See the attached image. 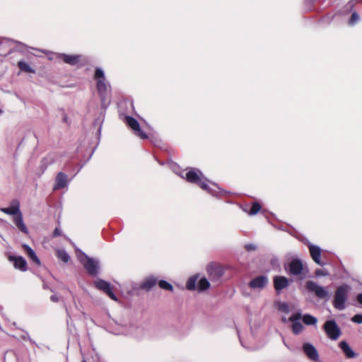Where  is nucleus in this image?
<instances>
[{
    "label": "nucleus",
    "mask_w": 362,
    "mask_h": 362,
    "mask_svg": "<svg viewBox=\"0 0 362 362\" xmlns=\"http://www.w3.org/2000/svg\"><path fill=\"white\" fill-rule=\"evenodd\" d=\"M302 242L308 247L313 260L320 266L322 267L325 265V262L320 259L322 253L321 248L317 245L312 244L308 240H302Z\"/></svg>",
    "instance_id": "nucleus-10"
},
{
    "label": "nucleus",
    "mask_w": 362,
    "mask_h": 362,
    "mask_svg": "<svg viewBox=\"0 0 362 362\" xmlns=\"http://www.w3.org/2000/svg\"><path fill=\"white\" fill-rule=\"evenodd\" d=\"M76 255L89 275L96 276L98 274L100 262L98 259L89 257L79 249L76 250Z\"/></svg>",
    "instance_id": "nucleus-3"
},
{
    "label": "nucleus",
    "mask_w": 362,
    "mask_h": 362,
    "mask_svg": "<svg viewBox=\"0 0 362 362\" xmlns=\"http://www.w3.org/2000/svg\"><path fill=\"white\" fill-rule=\"evenodd\" d=\"M124 121L134 131L136 136L142 139L148 138V135L141 129L140 124L136 119L131 116H125Z\"/></svg>",
    "instance_id": "nucleus-11"
},
{
    "label": "nucleus",
    "mask_w": 362,
    "mask_h": 362,
    "mask_svg": "<svg viewBox=\"0 0 362 362\" xmlns=\"http://www.w3.org/2000/svg\"><path fill=\"white\" fill-rule=\"evenodd\" d=\"M57 59L62 60L64 63L71 66L77 64L80 62L81 55L80 54H53Z\"/></svg>",
    "instance_id": "nucleus-15"
},
{
    "label": "nucleus",
    "mask_w": 362,
    "mask_h": 362,
    "mask_svg": "<svg viewBox=\"0 0 362 362\" xmlns=\"http://www.w3.org/2000/svg\"><path fill=\"white\" fill-rule=\"evenodd\" d=\"M323 329L327 337L334 341L338 339L341 334V329L334 320H327L323 325Z\"/></svg>",
    "instance_id": "nucleus-8"
},
{
    "label": "nucleus",
    "mask_w": 362,
    "mask_h": 362,
    "mask_svg": "<svg viewBox=\"0 0 362 362\" xmlns=\"http://www.w3.org/2000/svg\"><path fill=\"white\" fill-rule=\"evenodd\" d=\"M352 322L357 323V324H362V314H357L355 315L351 318Z\"/></svg>",
    "instance_id": "nucleus-34"
},
{
    "label": "nucleus",
    "mask_w": 362,
    "mask_h": 362,
    "mask_svg": "<svg viewBox=\"0 0 362 362\" xmlns=\"http://www.w3.org/2000/svg\"><path fill=\"white\" fill-rule=\"evenodd\" d=\"M158 282V286H160V288H161L164 290L170 291L173 290V286L168 281H166L165 280H160Z\"/></svg>",
    "instance_id": "nucleus-30"
},
{
    "label": "nucleus",
    "mask_w": 362,
    "mask_h": 362,
    "mask_svg": "<svg viewBox=\"0 0 362 362\" xmlns=\"http://www.w3.org/2000/svg\"><path fill=\"white\" fill-rule=\"evenodd\" d=\"M94 78L97 80V90L100 97L101 105L106 109L110 103V86L101 68L95 69Z\"/></svg>",
    "instance_id": "nucleus-2"
},
{
    "label": "nucleus",
    "mask_w": 362,
    "mask_h": 362,
    "mask_svg": "<svg viewBox=\"0 0 362 362\" xmlns=\"http://www.w3.org/2000/svg\"><path fill=\"white\" fill-rule=\"evenodd\" d=\"M239 339H240V343H241L242 346L245 347L246 349H248V347L246 345H245L244 343L243 342L242 339H241L240 335H239Z\"/></svg>",
    "instance_id": "nucleus-44"
},
{
    "label": "nucleus",
    "mask_w": 362,
    "mask_h": 362,
    "mask_svg": "<svg viewBox=\"0 0 362 362\" xmlns=\"http://www.w3.org/2000/svg\"><path fill=\"white\" fill-rule=\"evenodd\" d=\"M210 283L206 277H202L199 279L197 284V289L199 291H204L209 288Z\"/></svg>",
    "instance_id": "nucleus-27"
},
{
    "label": "nucleus",
    "mask_w": 362,
    "mask_h": 362,
    "mask_svg": "<svg viewBox=\"0 0 362 362\" xmlns=\"http://www.w3.org/2000/svg\"><path fill=\"white\" fill-rule=\"evenodd\" d=\"M206 272L211 281H218L223 276L224 270L221 264L211 262L206 267Z\"/></svg>",
    "instance_id": "nucleus-9"
},
{
    "label": "nucleus",
    "mask_w": 362,
    "mask_h": 362,
    "mask_svg": "<svg viewBox=\"0 0 362 362\" xmlns=\"http://www.w3.org/2000/svg\"><path fill=\"white\" fill-rule=\"evenodd\" d=\"M307 2L313 3L315 0H305Z\"/></svg>",
    "instance_id": "nucleus-49"
},
{
    "label": "nucleus",
    "mask_w": 362,
    "mask_h": 362,
    "mask_svg": "<svg viewBox=\"0 0 362 362\" xmlns=\"http://www.w3.org/2000/svg\"><path fill=\"white\" fill-rule=\"evenodd\" d=\"M185 177L187 182L197 185L202 189L206 191L214 197H218L221 192L219 188L216 184L211 183L212 186L216 188V189L209 186L208 182L209 181L204 177L202 171L197 168H190V170L186 173Z\"/></svg>",
    "instance_id": "nucleus-1"
},
{
    "label": "nucleus",
    "mask_w": 362,
    "mask_h": 362,
    "mask_svg": "<svg viewBox=\"0 0 362 362\" xmlns=\"http://www.w3.org/2000/svg\"><path fill=\"white\" fill-rule=\"evenodd\" d=\"M289 286L288 279L283 276H276L274 278V287L277 293Z\"/></svg>",
    "instance_id": "nucleus-20"
},
{
    "label": "nucleus",
    "mask_w": 362,
    "mask_h": 362,
    "mask_svg": "<svg viewBox=\"0 0 362 362\" xmlns=\"http://www.w3.org/2000/svg\"><path fill=\"white\" fill-rule=\"evenodd\" d=\"M282 321H283L284 322H287V320H286V318L285 317H282Z\"/></svg>",
    "instance_id": "nucleus-47"
},
{
    "label": "nucleus",
    "mask_w": 362,
    "mask_h": 362,
    "mask_svg": "<svg viewBox=\"0 0 362 362\" xmlns=\"http://www.w3.org/2000/svg\"><path fill=\"white\" fill-rule=\"evenodd\" d=\"M13 221L20 231L28 234V229L23 222L22 213L13 217Z\"/></svg>",
    "instance_id": "nucleus-22"
},
{
    "label": "nucleus",
    "mask_w": 362,
    "mask_h": 362,
    "mask_svg": "<svg viewBox=\"0 0 362 362\" xmlns=\"http://www.w3.org/2000/svg\"><path fill=\"white\" fill-rule=\"evenodd\" d=\"M283 342H284V344L287 348H288V349H289V346L287 345V343H286V341H285V340H284V339H283Z\"/></svg>",
    "instance_id": "nucleus-46"
},
{
    "label": "nucleus",
    "mask_w": 362,
    "mask_h": 362,
    "mask_svg": "<svg viewBox=\"0 0 362 362\" xmlns=\"http://www.w3.org/2000/svg\"><path fill=\"white\" fill-rule=\"evenodd\" d=\"M301 319V313H297L294 315H292L289 318L288 321L292 322V331L295 334H298L302 332L303 329V326L300 322Z\"/></svg>",
    "instance_id": "nucleus-16"
},
{
    "label": "nucleus",
    "mask_w": 362,
    "mask_h": 362,
    "mask_svg": "<svg viewBox=\"0 0 362 362\" xmlns=\"http://www.w3.org/2000/svg\"><path fill=\"white\" fill-rule=\"evenodd\" d=\"M13 44H16L18 50L23 51L26 48V45L18 41L11 40L6 38L0 39V56H6L13 51Z\"/></svg>",
    "instance_id": "nucleus-6"
},
{
    "label": "nucleus",
    "mask_w": 362,
    "mask_h": 362,
    "mask_svg": "<svg viewBox=\"0 0 362 362\" xmlns=\"http://www.w3.org/2000/svg\"><path fill=\"white\" fill-rule=\"evenodd\" d=\"M95 287L105 292L112 300H117L115 294L112 292L111 285L107 281L103 279H98L95 281Z\"/></svg>",
    "instance_id": "nucleus-14"
},
{
    "label": "nucleus",
    "mask_w": 362,
    "mask_h": 362,
    "mask_svg": "<svg viewBox=\"0 0 362 362\" xmlns=\"http://www.w3.org/2000/svg\"><path fill=\"white\" fill-rule=\"evenodd\" d=\"M270 264L273 267H279V260L277 257H274L270 260Z\"/></svg>",
    "instance_id": "nucleus-35"
},
{
    "label": "nucleus",
    "mask_w": 362,
    "mask_h": 362,
    "mask_svg": "<svg viewBox=\"0 0 362 362\" xmlns=\"http://www.w3.org/2000/svg\"><path fill=\"white\" fill-rule=\"evenodd\" d=\"M354 6V3L353 1H349L346 5V10H351Z\"/></svg>",
    "instance_id": "nucleus-40"
},
{
    "label": "nucleus",
    "mask_w": 362,
    "mask_h": 362,
    "mask_svg": "<svg viewBox=\"0 0 362 362\" xmlns=\"http://www.w3.org/2000/svg\"><path fill=\"white\" fill-rule=\"evenodd\" d=\"M61 234V230L59 228H56L54 231H53V236L54 237H57V236H59Z\"/></svg>",
    "instance_id": "nucleus-39"
},
{
    "label": "nucleus",
    "mask_w": 362,
    "mask_h": 362,
    "mask_svg": "<svg viewBox=\"0 0 362 362\" xmlns=\"http://www.w3.org/2000/svg\"><path fill=\"white\" fill-rule=\"evenodd\" d=\"M21 338L23 339V340H28V341H30L31 343L33 344H35V342L34 341L32 340V339L30 338L29 334L28 332H25L24 334H23L21 336Z\"/></svg>",
    "instance_id": "nucleus-38"
},
{
    "label": "nucleus",
    "mask_w": 362,
    "mask_h": 362,
    "mask_svg": "<svg viewBox=\"0 0 362 362\" xmlns=\"http://www.w3.org/2000/svg\"><path fill=\"white\" fill-rule=\"evenodd\" d=\"M1 211L6 214L12 215L13 217L21 213L20 210V203L17 199H13L9 207L2 208Z\"/></svg>",
    "instance_id": "nucleus-19"
},
{
    "label": "nucleus",
    "mask_w": 362,
    "mask_h": 362,
    "mask_svg": "<svg viewBox=\"0 0 362 362\" xmlns=\"http://www.w3.org/2000/svg\"><path fill=\"white\" fill-rule=\"evenodd\" d=\"M303 351L309 360L318 362L320 356L316 348L310 343L306 342L303 345Z\"/></svg>",
    "instance_id": "nucleus-13"
},
{
    "label": "nucleus",
    "mask_w": 362,
    "mask_h": 362,
    "mask_svg": "<svg viewBox=\"0 0 362 362\" xmlns=\"http://www.w3.org/2000/svg\"><path fill=\"white\" fill-rule=\"evenodd\" d=\"M50 300L54 303H57L59 298L57 295H52L50 296Z\"/></svg>",
    "instance_id": "nucleus-41"
},
{
    "label": "nucleus",
    "mask_w": 362,
    "mask_h": 362,
    "mask_svg": "<svg viewBox=\"0 0 362 362\" xmlns=\"http://www.w3.org/2000/svg\"><path fill=\"white\" fill-rule=\"evenodd\" d=\"M199 278V274H195L189 278L186 284V288L189 291H194L196 289V284Z\"/></svg>",
    "instance_id": "nucleus-26"
},
{
    "label": "nucleus",
    "mask_w": 362,
    "mask_h": 362,
    "mask_svg": "<svg viewBox=\"0 0 362 362\" xmlns=\"http://www.w3.org/2000/svg\"><path fill=\"white\" fill-rule=\"evenodd\" d=\"M357 300L358 301V303L362 304V293H360L357 296Z\"/></svg>",
    "instance_id": "nucleus-43"
},
{
    "label": "nucleus",
    "mask_w": 362,
    "mask_h": 362,
    "mask_svg": "<svg viewBox=\"0 0 362 362\" xmlns=\"http://www.w3.org/2000/svg\"><path fill=\"white\" fill-rule=\"evenodd\" d=\"M53 54H55L54 52H51L49 55H48V59L49 60H59V59H57L56 58V56L55 55H53Z\"/></svg>",
    "instance_id": "nucleus-42"
},
{
    "label": "nucleus",
    "mask_w": 362,
    "mask_h": 362,
    "mask_svg": "<svg viewBox=\"0 0 362 362\" xmlns=\"http://www.w3.org/2000/svg\"><path fill=\"white\" fill-rule=\"evenodd\" d=\"M286 269H287L288 274L292 276H299L303 275V276H302L301 279L305 276L306 273L308 272V267L306 266L304 267L303 262L298 258L293 259L288 263Z\"/></svg>",
    "instance_id": "nucleus-5"
},
{
    "label": "nucleus",
    "mask_w": 362,
    "mask_h": 362,
    "mask_svg": "<svg viewBox=\"0 0 362 362\" xmlns=\"http://www.w3.org/2000/svg\"><path fill=\"white\" fill-rule=\"evenodd\" d=\"M8 260L13 263V266L16 269L25 272L28 269L27 262L22 256L10 255Z\"/></svg>",
    "instance_id": "nucleus-17"
},
{
    "label": "nucleus",
    "mask_w": 362,
    "mask_h": 362,
    "mask_svg": "<svg viewBox=\"0 0 362 362\" xmlns=\"http://www.w3.org/2000/svg\"><path fill=\"white\" fill-rule=\"evenodd\" d=\"M301 319L306 325H315L317 322V317L309 314H305L303 317L301 316Z\"/></svg>",
    "instance_id": "nucleus-28"
},
{
    "label": "nucleus",
    "mask_w": 362,
    "mask_h": 362,
    "mask_svg": "<svg viewBox=\"0 0 362 362\" xmlns=\"http://www.w3.org/2000/svg\"><path fill=\"white\" fill-rule=\"evenodd\" d=\"M245 248L248 252L255 251L257 250V245L252 243H249L245 245Z\"/></svg>",
    "instance_id": "nucleus-37"
},
{
    "label": "nucleus",
    "mask_w": 362,
    "mask_h": 362,
    "mask_svg": "<svg viewBox=\"0 0 362 362\" xmlns=\"http://www.w3.org/2000/svg\"><path fill=\"white\" fill-rule=\"evenodd\" d=\"M57 257L64 263H67L70 260V256L64 249H57L56 250Z\"/></svg>",
    "instance_id": "nucleus-25"
},
{
    "label": "nucleus",
    "mask_w": 362,
    "mask_h": 362,
    "mask_svg": "<svg viewBox=\"0 0 362 362\" xmlns=\"http://www.w3.org/2000/svg\"><path fill=\"white\" fill-rule=\"evenodd\" d=\"M3 111L0 109V115L2 114Z\"/></svg>",
    "instance_id": "nucleus-51"
},
{
    "label": "nucleus",
    "mask_w": 362,
    "mask_h": 362,
    "mask_svg": "<svg viewBox=\"0 0 362 362\" xmlns=\"http://www.w3.org/2000/svg\"><path fill=\"white\" fill-rule=\"evenodd\" d=\"M23 247L24 249L25 252L28 255V257L37 265H40V261L35 254V251L28 245H23Z\"/></svg>",
    "instance_id": "nucleus-24"
},
{
    "label": "nucleus",
    "mask_w": 362,
    "mask_h": 362,
    "mask_svg": "<svg viewBox=\"0 0 362 362\" xmlns=\"http://www.w3.org/2000/svg\"><path fill=\"white\" fill-rule=\"evenodd\" d=\"M158 282V279L153 276H150L146 277L141 284V288L142 289L149 291L151 290L154 286L156 285Z\"/></svg>",
    "instance_id": "nucleus-23"
},
{
    "label": "nucleus",
    "mask_w": 362,
    "mask_h": 362,
    "mask_svg": "<svg viewBox=\"0 0 362 362\" xmlns=\"http://www.w3.org/2000/svg\"><path fill=\"white\" fill-rule=\"evenodd\" d=\"M315 274L316 276H327L329 274L327 270L326 269H317L315 272Z\"/></svg>",
    "instance_id": "nucleus-33"
},
{
    "label": "nucleus",
    "mask_w": 362,
    "mask_h": 362,
    "mask_svg": "<svg viewBox=\"0 0 362 362\" xmlns=\"http://www.w3.org/2000/svg\"><path fill=\"white\" fill-rule=\"evenodd\" d=\"M18 66L21 69V71L26 72V73H35V71L33 69L27 62L23 61H19L18 62Z\"/></svg>",
    "instance_id": "nucleus-29"
},
{
    "label": "nucleus",
    "mask_w": 362,
    "mask_h": 362,
    "mask_svg": "<svg viewBox=\"0 0 362 362\" xmlns=\"http://www.w3.org/2000/svg\"><path fill=\"white\" fill-rule=\"evenodd\" d=\"M349 290L350 286L347 284L341 285L337 288L334 296L333 305L338 310L345 309V303L348 299Z\"/></svg>",
    "instance_id": "nucleus-4"
},
{
    "label": "nucleus",
    "mask_w": 362,
    "mask_h": 362,
    "mask_svg": "<svg viewBox=\"0 0 362 362\" xmlns=\"http://www.w3.org/2000/svg\"><path fill=\"white\" fill-rule=\"evenodd\" d=\"M279 310L284 312V313H288L289 312V306L286 303H282L279 305Z\"/></svg>",
    "instance_id": "nucleus-36"
},
{
    "label": "nucleus",
    "mask_w": 362,
    "mask_h": 362,
    "mask_svg": "<svg viewBox=\"0 0 362 362\" xmlns=\"http://www.w3.org/2000/svg\"><path fill=\"white\" fill-rule=\"evenodd\" d=\"M339 346L346 358H354L356 356V354L354 351V350L346 341H341L339 344Z\"/></svg>",
    "instance_id": "nucleus-21"
},
{
    "label": "nucleus",
    "mask_w": 362,
    "mask_h": 362,
    "mask_svg": "<svg viewBox=\"0 0 362 362\" xmlns=\"http://www.w3.org/2000/svg\"><path fill=\"white\" fill-rule=\"evenodd\" d=\"M305 286L308 292L315 294V296L320 299H325L329 297L327 288L320 286L313 281H306Z\"/></svg>",
    "instance_id": "nucleus-7"
},
{
    "label": "nucleus",
    "mask_w": 362,
    "mask_h": 362,
    "mask_svg": "<svg viewBox=\"0 0 362 362\" xmlns=\"http://www.w3.org/2000/svg\"><path fill=\"white\" fill-rule=\"evenodd\" d=\"M63 120H64V122H67V117L64 116V118H63Z\"/></svg>",
    "instance_id": "nucleus-48"
},
{
    "label": "nucleus",
    "mask_w": 362,
    "mask_h": 362,
    "mask_svg": "<svg viewBox=\"0 0 362 362\" xmlns=\"http://www.w3.org/2000/svg\"><path fill=\"white\" fill-rule=\"evenodd\" d=\"M360 20V16L356 12H353L350 19L349 20V25L354 26Z\"/></svg>",
    "instance_id": "nucleus-32"
},
{
    "label": "nucleus",
    "mask_w": 362,
    "mask_h": 362,
    "mask_svg": "<svg viewBox=\"0 0 362 362\" xmlns=\"http://www.w3.org/2000/svg\"><path fill=\"white\" fill-rule=\"evenodd\" d=\"M43 288L44 289H48L49 288L48 286L45 283H44V284H43Z\"/></svg>",
    "instance_id": "nucleus-45"
},
{
    "label": "nucleus",
    "mask_w": 362,
    "mask_h": 362,
    "mask_svg": "<svg viewBox=\"0 0 362 362\" xmlns=\"http://www.w3.org/2000/svg\"><path fill=\"white\" fill-rule=\"evenodd\" d=\"M261 209V205L257 202H254L251 206L250 211H249V214L250 216H254L257 214Z\"/></svg>",
    "instance_id": "nucleus-31"
},
{
    "label": "nucleus",
    "mask_w": 362,
    "mask_h": 362,
    "mask_svg": "<svg viewBox=\"0 0 362 362\" xmlns=\"http://www.w3.org/2000/svg\"><path fill=\"white\" fill-rule=\"evenodd\" d=\"M69 185V180L67 178V175L62 173L59 172L55 178V183L53 187V189L54 191L63 189L66 187H67Z\"/></svg>",
    "instance_id": "nucleus-18"
},
{
    "label": "nucleus",
    "mask_w": 362,
    "mask_h": 362,
    "mask_svg": "<svg viewBox=\"0 0 362 362\" xmlns=\"http://www.w3.org/2000/svg\"><path fill=\"white\" fill-rule=\"evenodd\" d=\"M129 105L133 108L134 107V105H133V103L132 102H130L129 103Z\"/></svg>",
    "instance_id": "nucleus-50"
},
{
    "label": "nucleus",
    "mask_w": 362,
    "mask_h": 362,
    "mask_svg": "<svg viewBox=\"0 0 362 362\" xmlns=\"http://www.w3.org/2000/svg\"><path fill=\"white\" fill-rule=\"evenodd\" d=\"M268 283V277L265 275H260L252 279L248 286L253 290H262L267 286Z\"/></svg>",
    "instance_id": "nucleus-12"
}]
</instances>
